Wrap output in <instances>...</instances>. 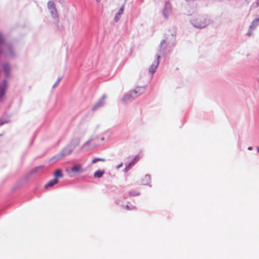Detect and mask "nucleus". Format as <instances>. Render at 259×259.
<instances>
[{"label":"nucleus","mask_w":259,"mask_h":259,"mask_svg":"<svg viewBox=\"0 0 259 259\" xmlns=\"http://www.w3.org/2000/svg\"><path fill=\"white\" fill-rule=\"evenodd\" d=\"M145 89L143 87H137L135 90L130 92L128 94L126 95L123 98L122 100L124 102L131 100L132 99L136 98L139 96L144 93Z\"/></svg>","instance_id":"obj_1"},{"label":"nucleus","mask_w":259,"mask_h":259,"mask_svg":"<svg viewBox=\"0 0 259 259\" xmlns=\"http://www.w3.org/2000/svg\"><path fill=\"white\" fill-rule=\"evenodd\" d=\"M191 23L197 28H203L208 24V22L203 17H197L191 21Z\"/></svg>","instance_id":"obj_2"},{"label":"nucleus","mask_w":259,"mask_h":259,"mask_svg":"<svg viewBox=\"0 0 259 259\" xmlns=\"http://www.w3.org/2000/svg\"><path fill=\"white\" fill-rule=\"evenodd\" d=\"M48 8L51 13L52 16L54 17L56 22L58 23L59 21V18L57 16V11L53 1H50L48 2Z\"/></svg>","instance_id":"obj_3"},{"label":"nucleus","mask_w":259,"mask_h":259,"mask_svg":"<svg viewBox=\"0 0 259 259\" xmlns=\"http://www.w3.org/2000/svg\"><path fill=\"white\" fill-rule=\"evenodd\" d=\"M79 145V141H77L76 142V145L75 144H70L67 146H66L61 152L62 156L64 157L67 156L71 153L72 151L74 149L76 145Z\"/></svg>","instance_id":"obj_4"},{"label":"nucleus","mask_w":259,"mask_h":259,"mask_svg":"<svg viewBox=\"0 0 259 259\" xmlns=\"http://www.w3.org/2000/svg\"><path fill=\"white\" fill-rule=\"evenodd\" d=\"M71 170L74 174L81 172L83 171L82 165L81 164H75L72 166Z\"/></svg>","instance_id":"obj_5"},{"label":"nucleus","mask_w":259,"mask_h":259,"mask_svg":"<svg viewBox=\"0 0 259 259\" xmlns=\"http://www.w3.org/2000/svg\"><path fill=\"white\" fill-rule=\"evenodd\" d=\"M7 87L8 85L6 81L3 80L0 84V95L2 98L4 96L7 90Z\"/></svg>","instance_id":"obj_6"},{"label":"nucleus","mask_w":259,"mask_h":259,"mask_svg":"<svg viewBox=\"0 0 259 259\" xmlns=\"http://www.w3.org/2000/svg\"><path fill=\"white\" fill-rule=\"evenodd\" d=\"M159 56L158 55L157 56V59L156 61L154 62V64H153L151 67L149 68V71L152 73H154L156 70V69L157 68L158 64H159Z\"/></svg>","instance_id":"obj_7"},{"label":"nucleus","mask_w":259,"mask_h":259,"mask_svg":"<svg viewBox=\"0 0 259 259\" xmlns=\"http://www.w3.org/2000/svg\"><path fill=\"white\" fill-rule=\"evenodd\" d=\"M150 176L148 175H146L142 177L141 181V184L142 185H148L150 182Z\"/></svg>","instance_id":"obj_8"},{"label":"nucleus","mask_w":259,"mask_h":259,"mask_svg":"<svg viewBox=\"0 0 259 259\" xmlns=\"http://www.w3.org/2000/svg\"><path fill=\"white\" fill-rule=\"evenodd\" d=\"M59 182L58 179L54 178L53 180L49 181L47 184H46L45 188L47 189L49 187H51L57 184Z\"/></svg>","instance_id":"obj_9"},{"label":"nucleus","mask_w":259,"mask_h":259,"mask_svg":"<svg viewBox=\"0 0 259 259\" xmlns=\"http://www.w3.org/2000/svg\"><path fill=\"white\" fill-rule=\"evenodd\" d=\"M54 178L58 179L59 178H62L63 177V175L61 169L56 170L54 174Z\"/></svg>","instance_id":"obj_10"},{"label":"nucleus","mask_w":259,"mask_h":259,"mask_svg":"<svg viewBox=\"0 0 259 259\" xmlns=\"http://www.w3.org/2000/svg\"><path fill=\"white\" fill-rule=\"evenodd\" d=\"M104 173V171L98 170L94 173V177L98 178H101L103 176Z\"/></svg>","instance_id":"obj_11"},{"label":"nucleus","mask_w":259,"mask_h":259,"mask_svg":"<svg viewBox=\"0 0 259 259\" xmlns=\"http://www.w3.org/2000/svg\"><path fill=\"white\" fill-rule=\"evenodd\" d=\"M123 8H124V7H123V6H122V7H121V8H120V9L119 10L118 12V13H117L118 16L116 15V16H115L114 19H115V20L116 21H117L119 20V18L118 17V16H120V15L123 13Z\"/></svg>","instance_id":"obj_12"},{"label":"nucleus","mask_w":259,"mask_h":259,"mask_svg":"<svg viewBox=\"0 0 259 259\" xmlns=\"http://www.w3.org/2000/svg\"><path fill=\"white\" fill-rule=\"evenodd\" d=\"M43 167H44L42 166H39L36 167L34 168L31 170V171H30V173L31 174H34V173L36 172L38 170L42 169Z\"/></svg>","instance_id":"obj_13"},{"label":"nucleus","mask_w":259,"mask_h":259,"mask_svg":"<svg viewBox=\"0 0 259 259\" xmlns=\"http://www.w3.org/2000/svg\"><path fill=\"white\" fill-rule=\"evenodd\" d=\"M3 69L7 75L10 71V67L8 65H5L3 67Z\"/></svg>","instance_id":"obj_14"},{"label":"nucleus","mask_w":259,"mask_h":259,"mask_svg":"<svg viewBox=\"0 0 259 259\" xmlns=\"http://www.w3.org/2000/svg\"><path fill=\"white\" fill-rule=\"evenodd\" d=\"M105 161V160H104V159H102V158H96L92 160V163H96L97 161Z\"/></svg>","instance_id":"obj_15"},{"label":"nucleus","mask_w":259,"mask_h":259,"mask_svg":"<svg viewBox=\"0 0 259 259\" xmlns=\"http://www.w3.org/2000/svg\"><path fill=\"white\" fill-rule=\"evenodd\" d=\"M129 194L130 196H137L138 195H139V192H130L129 193Z\"/></svg>","instance_id":"obj_16"},{"label":"nucleus","mask_w":259,"mask_h":259,"mask_svg":"<svg viewBox=\"0 0 259 259\" xmlns=\"http://www.w3.org/2000/svg\"><path fill=\"white\" fill-rule=\"evenodd\" d=\"M4 42V37H3L2 33L0 32V44H3Z\"/></svg>","instance_id":"obj_17"},{"label":"nucleus","mask_w":259,"mask_h":259,"mask_svg":"<svg viewBox=\"0 0 259 259\" xmlns=\"http://www.w3.org/2000/svg\"><path fill=\"white\" fill-rule=\"evenodd\" d=\"M248 149L249 150H251L252 149V147H248Z\"/></svg>","instance_id":"obj_18"},{"label":"nucleus","mask_w":259,"mask_h":259,"mask_svg":"<svg viewBox=\"0 0 259 259\" xmlns=\"http://www.w3.org/2000/svg\"><path fill=\"white\" fill-rule=\"evenodd\" d=\"M257 152H259V147L257 148Z\"/></svg>","instance_id":"obj_19"},{"label":"nucleus","mask_w":259,"mask_h":259,"mask_svg":"<svg viewBox=\"0 0 259 259\" xmlns=\"http://www.w3.org/2000/svg\"><path fill=\"white\" fill-rule=\"evenodd\" d=\"M96 1L97 2H100L101 0H96Z\"/></svg>","instance_id":"obj_20"},{"label":"nucleus","mask_w":259,"mask_h":259,"mask_svg":"<svg viewBox=\"0 0 259 259\" xmlns=\"http://www.w3.org/2000/svg\"><path fill=\"white\" fill-rule=\"evenodd\" d=\"M104 138H102L101 139V140H104Z\"/></svg>","instance_id":"obj_21"}]
</instances>
